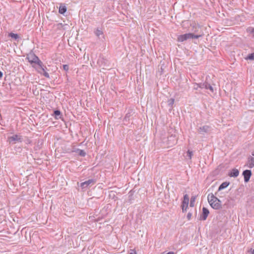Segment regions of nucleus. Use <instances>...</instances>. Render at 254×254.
Returning <instances> with one entry per match:
<instances>
[{
    "instance_id": "6",
    "label": "nucleus",
    "mask_w": 254,
    "mask_h": 254,
    "mask_svg": "<svg viewBox=\"0 0 254 254\" xmlns=\"http://www.w3.org/2000/svg\"><path fill=\"white\" fill-rule=\"evenodd\" d=\"M94 33L95 35L99 39H104V35L103 31L101 28H96Z\"/></svg>"
},
{
    "instance_id": "11",
    "label": "nucleus",
    "mask_w": 254,
    "mask_h": 254,
    "mask_svg": "<svg viewBox=\"0 0 254 254\" xmlns=\"http://www.w3.org/2000/svg\"><path fill=\"white\" fill-rule=\"evenodd\" d=\"M239 174V171L237 169H233L229 173V175L231 177H237Z\"/></svg>"
},
{
    "instance_id": "4",
    "label": "nucleus",
    "mask_w": 254,
    "mask_h": 254,
    "mask_svg": "<svg viewBox=\"0 0 254 254\" xmlns=\"http://www.w3.org/2000/svg\"><path fill=\"white\" fill-rule=\"evenodd\" d=\"M96 183V180L95 179H89L86 181L80 184V187L82 189H85L88 188V186H92Z\"/></svg>"
},
{
    "instance_id": "1",
    "label": "nucleus",
    "mask_w": 254,
    "mask_h": 254,
    "mask_svg": "<svg viewBox=\"0 0 254 254\" xmlns=\"http://www.w3.org/2000/svg\"><path fill=\"white\" fill-rule=\"evenodd\" d=\"M33 68H34L35 71L41 75H43L46 78H50L49 74L46 71L47 67L41 61L40 62L33 64Z\"/></svg>"
},
{
    "instance_id": "30",
    "label": "nucleus",
    "mask_w": 254,
    "mask_h": 254,
    "mask_svg": "<svg viewBox=\"0 0 254 254\" xmlns=\"http://www.w3.org/2000/svg\"><path fill=\"white\" fill-rule=\"evenodd\" d=\"M161 254H175V253L173 252H169L167 254H166L165 252H163Z\"/></svg>"
},
{
    "instance_id": "29",
    "label": "nucleus",
    "mask_w": 254,
    "mask_h": 254,
    "mask_svg": "<svg viewBox=\"0 0 254 254\" xmlns=\"http://www.w3.org/2000/svg\"><path fill=\"white\" fill-rule=\"evenodd\" d=\"M129 117H130L129 113H127V114L126 115V116H125V120H127V119H128Z\"/></svg>"
},
{
    "instance_id": "17",
    "label": "nucleus",
    "mask_w": 254,
    "mask_h": 254,
    "mask_svg": "<svg viewBox=\"0 0 254 254\" xmlns=\"http://www.w3.org/2000/svg\"><path fill=\"white\" fill-rule=\"evenodd\" d=\"M33 64H35V63L40 62L41 61L39 59L38 57H37L35 54H33Z\"/></svg>"
},
{
    "instance_id": "13",
    "label": "nucleus",
    "mask_w": 254,
    "mask_h": 254,
    "mask_svg": "<svg viewBox=\"0 0 254 254\" xmlns=\"http://www.w3.org/2000/svg\"><path fill=\"white\" fill-rule=\"evenodd\" d=\"M66 11V7L64 5L61 4L60 6L59 12L61 14L64 13Z\"/></svg>"
},
{
    "instance_id": "9",
    "label": "nucleus",
    "mask_w": 254,
    "mask_h": 254,
    "mask_svg": "<svg viewBox=\"0 0 254 254\" xmlns=\"http://www.w3.org/2000/svg\"><path fill=\"white\" fill-rule=\"evenodd\" d=\"M210 130V127L208 126H204L200 127L198 129V132L201 134H204V133H207Z\"/></svg>"
},
{
    "instance_id": "27",
    "label": "nucleus",
    "mask_w": 254,
    "mask_h": 254,
    "mask_svg": "<svg viewBox=\"0 0 254 254\" xmlns=\"http://www.w3.org/2000/svg\"><path fill=\"white\" fill-rule=\"evenodd\" d=\"M128 254H136V252L134 250H130Z\"/></svg>"
},
{
    "instance_id": "22",
    "label": "nucleus",
    "mask_w": 254,
    "mask_h": 254,
    "mask_svg": "<svg viewBox=\"0 0 254 254\" xmlns=\"http://www.w3.org/2000/svg\"><path fill=\"white\" fill-rule=\"evenodd\" d=\"M192 151L189 150L187 152V156L190 159H191V157L192 156Z\"/></svg>"
},
{
    "instance_id": "8",
    "label": "nucleus",
    "mask_w": 254,
    "mask_h": 254,
    "mask_svg": "<svg viewBox=\"0 0 254 254\" xmlns=\"http://www.w3.org/2000/svg\"><path fill=\"white\" fill-rule=\"evenodd\" d=\"M202 212L200 215L199 219L201 220H205L209 213V211L207 208L203 207L202 208Z\"/></svg>"
},
{
    "instance_id": "3",
    "label": "nucleus",
    "mask_w": 254,
    "mask_h": 254,
    "mask_svg": "<svg viewBox=\"0 0 254 254\" xmlns=\"http://www.w3.org/2000/svg\"><path fill=\"white\" fill-rule=\"evenodd\" d=\"M202 36V34L195 35L193 33H186L178 36L177 40L180 42H183L188 39H198Z\"/></svg>"
},
{
    "instance_id": "16",
    "label": "nucleus",
    "mask_w": 254,
    "mask_h": 254,
    "mask_svg": "<svg viewBox=\"0 0 254 254\" xmlns=\"http://www.w3.org/2000/svg\"><path fill=\"white\" fill-rule=\"evenodd\" d=\"M206 81L203 83H199L198 84H196V87H194V88L195 89H197L198 88H204L205 87H206Z\"/></svg>"
},
{
    "instance_id": "21",
    "label": "nucleus",
    "mask_w": 254,
    "mask_h": 254,
    "mask_svg": "<svg viewBox=\"0 0 254 254\" xmlns=\"http://www.w3.org/2000/svg\"><path fill=\"white\" fill-rule=\"evenodd\" d=\"M174 99L171 98L168 101V104L169 106L172 107L174 103Z\"/></svg>"
},
{
    "instance_id": "28",
    "label": "nucleus",
    "mask_w": 254,
    "mask_h": 254,
    "mask_svg": "<svg viewBox=\"0 0 254 254\" xmlns=\"http://www.w3.org/2000/svg\"><path fill=\"white\" fill-rule=\"evenodd\" d=\"M192 216V214L191 213L189 212L187 214V218L189 220H190L191 218V217Z\"/></svg>"
},
{
    "instance_id": "18",
    "label": "nucleus",
    "mask_w": 254,
    "mask_h": 254,
    "mask_svg": "<svg viewBox=\"0 0 254 254\" xmlns=\"http://www.w3.org/2000/svg\"><path fill=\"white\" fill-rule=\"evenodd\" d=\"M54 115L56 119L61 118V112L59 110H56L54 111Z\"/></svg>"
},
{
    "instance_id": "10",
    "label": "nucleus",
    "mask_w": 254,
    "mask_h": 254,
    "mask_svg": "<svg viewBox=\"0 0 254 254\" xmlns=\"http://www.w3.org/2000/svg\"><path fill=\"white\" fill-rule=\"evenodd\" d=\"M247 166L250 168H252L254 167V157L250 156L248 158Z\"/></svg>"
},
{
    "instance_id": "23",
    "label": "nucleus",
    "mask_w": 254,
    "mask_h": 254,
    "mask_svg": "<svg viewBox=\"0 0 254 254\" xmlns=\"http://www.w3.org/2000/svg\"><path fill=\"white\" fill-rule=\"evenodd\" d=\"M195 197H192L190 199V207H193L194 206V202L195 201Z\"/></svg>"
},
{
    "instance_id": "26",
    "label": "nucleus",
    "mask_w": 254,
    "mask_h": 254,
    "mask_svg": "<svg viewBox=\"0 0 254 254\" xmlns=\"http://www.w3.org/2000/svg\"><path fill=\"white\" fill-rule=\"evenodd\" d=\"M63 68L64 70L67 71L68 70V65L67 64L63 65Z\"/></svg>"
},
{
    "instance_id": "34",
    "label": "nucleus",
    "mask_w": 254,
    "mask_h": 254,
    "mask_svg": "<svg viewBox=\"0 0 254 254\" xmlns=\"http://www.w3.org/2000/svg\"><path fill=\"white\" fill-rule=\"evenodd\" d=\"M29 239H31V236H30V235L29 234Z\"/></svg>"
},
{
    "instance_id": "24",
    "label": "nucleus",
    "mask_w": 254,
    "mask_h": 254,
    "mask_svg": "<svg viewBox=\"0 0 254 254\" xmlns=\"http://www.w3.org/2000/svg\"><path fill=\"white\" fill-rule=\"evenodd\" d=\"M247 31L250 33H254V28L249 27L247 28Z\"/></svg>"
},
{
    "instance_id": "19",
    "label": "nucleus",
    "mask_w": 254,
    "mask_h": 254,
    "mask_svg": "<svg viewBox=\"0 0 254 254\" xmlns=\"http://www.w3.org/2000/svg\"><path fill=\"white\" fill-rule=\"evenodd\" d=\"M78 152L79 155H80L81 156L84 157L86 155L85 152L83 150L78 149Z\"/></svg>"
},
{
    "instance_id": "32",
    "label": "nucleus",
    "mask_w": 254,
    "mask_h": 254,
    "mask_svg": "<svg viewBox=\"0 0 254 254\" xmlns=\"http://www.w3.org/2000/svg\"><path fill=\"white\" fill-rule=\"evenodd\" d=\"M252 254H254V249L253 250L252 252Z\"/></svg>"
},
{
    "instance_id": "33",
    "label": "nucleus",
    "mask_w": 254,
    "mask_h": 254,
    "mask_svg": "<svg viewBox=\"0 0 254 254\" xmlns=\"http://www.w3.org/2000/svg\"><path fill=\"white\" fill-rule=\"evenodd\" d=\"M29 62L30 63V64H32V61H30V60H29Z\"/></svg>"
},
{
    "instance_id": "7",
    "label": "nucleus",
    "mask_w": 254,
    "mask_h": 254,
    "mask_svg": "<svg viewBox=\"0 0 254 254\" xmlns=\"http://www.w3.org/2000/svg\"><path fill=\"white\" fill-rule=\"evenodd\" d=\"M243 175L244 178V181L247 183L249 181L251 176H252V172L250 170H246L243 172Z\"/></svg>"
},
{
    "instance_id": "14",
    "label": "nucleus",
    "mask_w": 254,
    "mask_h": 254,
    "mask_svg": "<svg viewBox=\"0 0 254 254\" xmlns=\"http://www.w3.org/2000/svg\"><path fill=\"white\" fill-rule=\"evenodd\" d=\"M206 89H209L212 93L214 92V89L212 85H210L207 82H206V87L204 88Z\"/></svg>"
},
{
    "instance_id": "31",
    "label": "nucleus",
    "mask_w": 254,
    "mask_h": 254,
    "mask_svg": "<svg viewBox=\"0 0 254 254\" xmlns=\"http://www.w3.org/2000/svg\"><path fill=\"white\" fill-rule=\"evenodd\" d=\"M2 76V73L1 71H0V78H1Z\"/></svg>"
},
{
    "instance_id": "15",
    "label": "nucleus",
    "mask_w": 254,
    "mask_h": 254,
    "mask_svg": "<svg viewBox=\"0 0 254 254\" xmlns=\"http://www.w3.org/2000/svg\"><path fill=\"white\" fill-rule=\"evenodd\" d=\"M8 36L15 40H17L19 39V35L17 34H14L13 33L11 32L9 33Z\"/></svg>"
},
{
    "instance_id": "25",
    "label": "nucleus",
    "mask_w": 254,
    "mask_h": 254,
    "mask_svg": "<svg viewBox=\"0 0 254 254\" xmlns=\"http://www.w3.org/2000/svg\"><path fill=\"white\" fill-rule=\"evenodd\" d=\"M18 139H19V138H18V136L16 135H13V136L10 137V140L11 141H15V140H17Z\"/></svg>"
},
{
    "instance_id": "12",
    "label": "nucleus",
    "mask_w": 254,
    "mask_h": 254,
    "mask_svg": "<svg viewBox=\"0 0 254 254\" xmlns=\"http://www.w3.org/2000/svg\"><path fill=\"white\" fill-rule=\"evenodd\" d=\"M229 184H230L229 182H223L219 187L218 191H220L221 190H222L225 188H226L229 185Z\"/></svg>"
},
{
    "instance_id": "2",
    "label": "nucleus",
    "mask_w": 254,
    "mask_h": 254,
    "mask_svg": "<svg viewBox=\"0 0 254 254\" xmlns=\"http://www.w3.org/2000/svg\"><path fill=\"white\" fill-rule=\"evenodd\" d=\"M207 199L210 205L213 209H219L221 207V201L212 193L208 195Z\"/></svg>"
},
{
    "instance_id": "5",
    "label": "nucleus",
    "mask_w": 254,
    "mask_h": 254,
    "mask_svg": "<svg viewBox=\"0 0 254 254\" xmlns=\"http://www.w3.org/2000/svg\"><path fill=\"white\" fill-rule=\"evenodd\" d=\"M189 201V197L188 194H185L184 196V200L182 205L183 212L186 211Z\"/></svg>"
},
{
    "instance_id": "20",
    "label": "nucleus",
    "mask_w": 254,
    "mask_h": 254,
    "mask_svg": "<svg viewBox=\"0 0 254 254\" xmlns=\"http://www.w3.org/2000/svg\"><path fill=\"white\" fill-rule=\"evenodd\" d=\"M246 59L254 60V53H252V54L249 55L248 56L247 58H246Z\"/></svg>"
}]
</instances>
